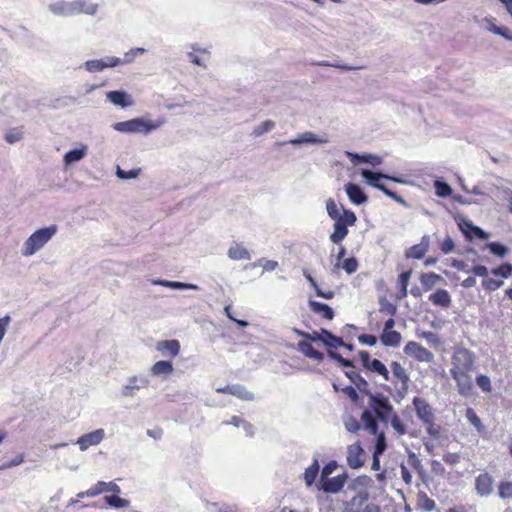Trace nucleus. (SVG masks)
I'll return each instance as SVG.
<instances>
[{
  "label": "nucleus",
  "mask_w": 512,
  "mask_h": 512,
  "mask_svg": "<svg viewBox=\"0 0 512 512\" xmlns=\"http://www.w3.org/2000/svg\"><path fill=\"white\" fill-rule=\"evenodd\" d=\"M326 210L328 216L334 220L333 232L330 234L329 239L333 244L339 245L347 237L349 227L356 224V214L349 209H342L340 212L336 202L329 198L326 202Z\"/></svg>",
  "instance_id": "1"
},
{
  "label": "nucleus",
  "mask_w": 512,
  "mask_h": 512,
  "mask_svg": "<svg viewBox=\"0 0 512 512\" xmlns=\"http://www.w3.org/2000/svg\"><path fill=\"white\" fill-rule=\"evenodd\" d=\"M295 332L302 336L310 339L314 342H320L327 349V353L330 358L337 361L343 367H353L352 361L343 358L339 353L336 352V349L343 344V339L341 337H337L333 335L331 332L325 329H321L320 331H312V332H303L295 329Z\"/></svg>",
  "instance_id": "2"
},
{
  "label": "nucleus",
  "mask_w": 512,
  "mask_h": 512,
  "mask_svg": "<svg viewBox=\"0 0 512 512\" xmlns=\"http://www.w3.org/2000/svg\"><path fill=\"white\" fill-rule=\"evenodd\" d=\"M57 232L56 225L35 231L24 243L23 255L31 256L40 250Z\"/></svg>",
  "instance_id": "3"
},
{
  "label": "nucleus",
  "mask_w": 512,
  "mask_h": 512,
  "mask_svg": "<svg viewBox=\"0 0 512 512\" xmlns=\"http://www.w3.org/2000/svg\"><path fill=\"white\" fill-rule=\"evenodd\" d=\"M361 176L365 179L366 183L373 188L378 189L383 192L389 198L395 200L396 202L402 203L403 199L397 193L388 189L384 184L380 182L381 179L390 180L393 182H401L399 179L389 176L387 174H383L380 172H374L368 169L361 170Z\"/></svg>",
  "instance_id": "4"
},
{
  "label": "nucleus",
  "mask_w": 512,
  "mask_h": 512,
  "mask_svg": "<svg viewBox=\"0 0 512 512\" xmlns=\"http://www.w3.org/2000/svg\"><path fill=\"white\" fill-rule=\"evenodd\" d=\"M366 394L369 396L368 406L376 418L381 422L387 423L393 413V406L389 398L382 393L367 391Z\"/></svg>",
  "instance_id": "5"
},
{
  "label": "nucleus",
  "mask_w": 512,
  "mask_h": 512,
  "mask_svg": "<svg viewBox=\"0 0 512 512\" xmlns=\"http://www.w3.org/2000/svg\"><path fill=\"white\" fill-rule=\"evenodd\" d=\"M159 123L146 121L143 118H135L127 121L117 122L113 125L114 130L122 133L148 134L159 127Z\"/></svg>",
  "instance_id": "6"
},
{
  "label": "nucleus",
  "mask_w": 512,
  "mask_h": 512,
  "mask_svg": "<svg viewBox=\"0 0 512 512\" xmlns=\"http://www.w3.org/2000/svg\"><path fill=\"white\" fill-rule=\"evenodd\" d=\"M150 385V379L145 375H133L126 379L121 387V396L124 398L135 397L137 391L145 389Z\"/></svg>",
  "instance_id": "7"
},
{
  "label": "nucleus",
  "mask_w": 512,
  "mask_h": 512,
  "mask_svg": "<svg viewBox=\"0 0 512 512\" xmlns=\"http://www.w3.org/2000/svg\"><path fill=\"white\" fill-rule=\"evenodd\" d=\"M473 366L474 356L469 350L460 348L454 352L450 371H472Z\"/></svg>",
  "instance_id": "8"
},
{
  "label": "nucleus",
  "mask_w": 512,
  "mask_h": 512,
  "mask_svg": "<svg viewBox=\"0 0 512 512\" xmlns=\"http://www.w3.org/2000/svg\"><path fill=\"white\" fill-rule=\"evenodd\" d=\"M105 438V430L98 428L89 433H85L78 437L75 444L78 445L80 451L84 452L90 447L99 445Z\"/></svg>",
  "instance_id": "9"
},
{
  "label": "nucleus",
  "mask_w": 512,
  "mask_h": 512,
  "mask_svg": "<svg viewBox=\"0 0 512 512\" xmlns=\"http://www.w3.org/2000/svg\"><path fill=\"white\" fill-rule=\"evenodd\" d=\"M404 353L419 362L430 363L434 360V355L431 351L414 341H410L405 345Z\"/></svg>",
  "instance_id": "10"
},
{
  "label": "nucleus",
  "mask_w": 512,
  "mask_h": 512,
  "mask_svg": "<svg viewBox=\"0 0 512 512\" xmlns=\"http://www.w3.org/2000/svg\"><path fill=\"white\" fill-rule=\"evenodd\" d=\"M346 462L351 469H358L364 465V450L359 442L347 447Z\"/></svg>",
  "instance_id": "11"
},
{
  "label": "nucleus",
  "mask_w": 512,
  "mask_h": 512,
  "mask_svg": "<svg viewBox=\"0 0 512 512\" xmlns=\"http://www.w3.org/2000/svg\"><path fill=\"white\" fill-rule=\"evenodd\" d=\"M347 479H348L347 473L339 474L333 478L321 479L318 489L322 490L325 493H332V494L338 493L344 487Z\"/></svg>",
  "instance_id": "12"
},
{
  "label": "nucleus",
  "mask_w": 512,
  "mask_h": 512,
  "mask_svg": "<svg viewBox=\"0 0 512 512\" xmlns=\"http://www.w3.org/2000/svg\"><path fill=\"white\" fill-rule=\"evenodd\" d=\"M470 371H450L453 379L457 384V389L460 395L469 396L472 392L473 384Z\"/></svg>",
  "instance_id": "13"
},
{
  "label": "nucleus",
  "mask_w": 512,
  "mask_h": 512,
  "mask_svg": "<svg viewBox=\"0 0 512 512\" xmlns=\"http://www.w3.org/2000/svg\"><path fill=\"white\" fill-rule=\"evenodd\" d=\"M413 406L416 412L417 417L423 423H430L434 421V413L432 407L427 403V401L420 397H414Z\"/></svg>",
  "instance_id": "14"
},
{
  "label": "nucleus",
  "mask_w": 512,
  "mask_h": 512,
  "mask_svg": "<svg viewBox=\"0 0 512 512\" xmlns=\"http://www.w3.org/2000/svg\"><path fill=\"white\" fill-rule=\"evenodd\" d=\"M394 324L395 322H385L383 333L380 337V341L384 346L397 347L401 342V334L392 330Z\"/></svg>",
  "instance_id": "15"
},
{
  "label": "nucleus",
  "mask_w": 512,
  "mask_h": 512,
  "mask_svg": "<svg viewBox=\"0 0 512 512\" xmlns=\"http://www.w3.org/2000/svg\"><path fill=\"white\" fill-rule=\"evenodd\" d=\"M493 478L488 473L479 474L475 479V489L479 496L488 497L493 492Z\"/></svg>",
  "instance_id": "16"
},
{
  "label": "nucleus",
  "mask_w": 512,
  "mask_h": 512,
  "mask_svg": "<svg viewBox=\"0 0 512 512\" xmlns=\"http://www.w3.org/2000/svg\"><path fill=\"white\" fill-rule=\"evenodd\" d=\"M104 492H112L115 494H119L121 492V489L119 485H117L115 482L99 481L94 486L90 487L87 490L86 496L95 497Z\"/></svg>",
  "instance_id": "17"
},
{
  "label": "nucleus",
  "mask_w": 512,
  "mask_h": 512,
  "mask_svg": "<svg viewBox=\"0 0 512 512\" xmlns=\"http://www.w3.org/2000/svg\"><path fill=\"white\" fill-rule=\"evenodd\" d=\"M429 236H423L421 242L415 244L405 251L407 259H422L429 249Z\"/></svg>",
  "instance_id": "18"
},
{
  "label": "nucleus",
  "mask_w": 512,
  "mask_h": 512,
  "mask_svg": "<svg viewBox=\"0 0 512 512\" xmlns=\"http://www.w3.org/2000/svg\"><path fill=\"white\" fill-rule=\"evenodd\" d=\"M460 230L468 239L479 238V239H487L489 234L482 230L480 227L475 226L471 221H462L459 224Z\"/></svg>",
  "instance_id": "19"
},
{
  "label": "nucleus",
  "mask_w": 512,
  "mask_h": 512,
  "mask_svg": "<svg viewBox=\"0 0 512 512\" xmlns=\"http://www.w3.org/2000/svg\"><path fill=\"white\" fill-rule=\"evenodd\" d=\"M122 61L117 57H108L106 60H89L85 63V67L89 72H98L108 67H115Z\"/></svg>",
  "instance_id": "20"
},
{
  "label": "nucleus",
  "mask_w": 512,
  "mask_h": 512,
  "mask_svg": "<svg viewBox=\"0 0 512 512\" xmlns=\"http://www.w3.org/2000/svg\"><path fill=\"white\" fill-rule=\"evenodd\" d=\"M345 191L349 200L355 205H361L367 202L368 197L361 189V187L354 183H347L345 185Z\"/></svg>",
  "instance_id": "21"
},
{
  "label": "nucleus",
  "mask_w": 512,
  "mask_h": 512,
  "mask_svg": "<svg viewBox=\"0 0 512 512\" xmlns=\"http://www.w3.org/2000/svg\"><path fill=\"white\" fill-rule=\"evenodd\" d=\"M306 340L299 341L297 344V349L299 352H301L304 356L316 360V361H322L324 359V354L316 349L311 344V340L304 337Z\"/></svg>",
  "instance_id": "22"
},
{
  "label": "nucleus",
  "mask_w": 512,
  "mask_h": 512,
  "mask_svg": "<svg viewBox=\"0 0 512 512\" xmlns=\"http://www.w3.org/2000/svg\"><path fill=\"white\" fill-rule=\"evenodd\" d=\"M156 350L161 352L163 356L176 357L180 351V343L178 340H163L156 344Z\"/></svg>",
  "instance_id": "23"
},
{
  "label": "nucleus",
  "mask_w": 512,
  "mask_h": 512,
  "mask_svg": "<svg viewBox=\"0 0 512 512\" xmlns=\"http://www.w3.org/2000/svg\"><path fill=\"white\" fill-rule=\"evenodd\" d=\"M106 97L111 103L122 108L129 107L133 103L130 96L124 91H109L107 92Z\"/></svg>",
  "instance_id": "24"
},
{
  "label": "nucleus",
  "mask_w": 512,
  "mask_h": 512,
  "mask_svg": "<svg viewBox=\"0 0 512 512\" xmlns=\"http://www.w3.org/2000/svg\"><path fill=\"white\" fill-rule=\"evenodd\" d=\"M173 371L174 369L172 363L166 360L157 361L150 368L151 375L156 377L163 376L166 378L171 375Z\"/></svg>",
  "instance_id": "25"
},
{
  "label": "nucleus",
  "mask_w": 512,
  "mask_h": 512,
  "mask_svg": "<svg viewBox=\"0 0 512 512\" xmlns=\"http://www.w3.org/2000/svg\"><path fill=\"white\" fill-rule=\"evenodd\" d=\"M390 368L393 377L401 383L402 389L407 390L410 378L405 368L397 361H393L390 364Z\"/></svg>",
  "instance_id": "26"
},
{
  "label": "nucleus",
  "mask_w": 512,
  "mask_h": 512,
  "mask_svg": "<svg viewBox=\"0 0 512 512\" xmlns=\"http://www.w3.org/2000/svg\"><path fill=\"white\" fill-rule=\"evenodd\" d=\"M429 301L435 306L447 308L451 304V297L447 290L439 288L429 296Z\"/></svg>",
  "instance_id": "27"
},
{
  "label": "nucleus",
  "mask_w": 512,
  "mask_h": 512,
  "mask_svg": "<svg viewBox=\"0 0 512 512\" xmlns=\"http://www.w3.org/2000/svg\"><path fill=\"white\" fill-rule=\"evenodd\" d=\"M411 275H412V270H407V271H404L402 272L399 276H398V279H397V292H396V298L401 300L403 298H405L408 294V284H409V280L411 278Z\"/></svg>",
  "instance_id": "28"
},
{
  "label": "nucleus",
  "mask_w": 512,
  "mask_h": 512,
  "mask_svg": "<svg viewBox=\"0 0 512 512\" xmlns=\"http://www.w3.org/2000/svg\"><path fill=\"white\" fill-rule=\"evenodd\" d=\"M228 257L236 261L250 260V253L242 244L233 242L228 249Z\"/></svg>",
  "instance_id": "29"
},
{
  "label": "nucleus",
  "mask_w": 512,
  "mask_h": 512,
  "mask_svg": "<svg viewBox=\"0 0 512 512\" xmlns=\"http://www.w3.org/2000/svg\"><path fill=\"white\" fill-rule=\"evenodd\" d=\"M373 411L369 409H365L361 414V421L364 424V429L367 430L370 434L376 435L378 432V424L376 421V416H373Z\"/></svg>",
  "instance_id": "30"
},
{
  "label": "nucleus",
  "mask_w": 512,
  "mask_h": 512,
  "mask_svg": "<svg viewBox=\"0 0 512 512\" xmlns=\"http://www.w3.org/2000/svg\"><path fill=\"white\" fill-rule=\"evenodd\" d=\"M441 280L442 277L435 272L422 273L420 275V282L425 291L431 290Z\"/></svg>",
  "instance_id": "31"
},
{
  "label": "nucleus",
  "mask_w": 512,
  "mask_h": 512,
  "mask_svg": "<svg viewBox=\"0 0 512 512\" xmlns=\"http://www.w3.org/2000/svg\"><path fill=\"white\" fill-rule=\"evenodd\" d=\"M319 473V463L318 459L315 458L313 462L305 469L303 474V479L307 487L312 486L317 475Z\"/></svg>",
  "instance_id": "32"
},
{
  "label": "nucleus",
  "mask_w": 512,
  "mask_h": 512,
  "mask_svg": "<svg viewBox=\"0 0 512 512\" xmlns=\"http://www.w3.org/2000/svg\"><path fill=\"white\" fill-rule=\"evenodd\" d=\"M310 307L315 313L321 315L326 320H331L334 316L332 308L327 304L311 301Z\"/></svg>",
  "instance_id": "33"
},
{
  "label": "nucleus",
  "mask_w": 512,
  "mask_h": 512,
  "mask_svg": "<svg viewBox=\"0 0 512 512\" xmlns=\"http://www.w3.org/2000/svg\"><path fill=\"white\" fill-rule=\"evenodd\" d=\"M396 305L391 303L386 297H381L379 300V311L386 317L388 320H393V317L396 313Z\"/></svg>",
  "instance_id": "34"
},
{
  "label": "nucleus",
  "mask_w": 512,
  "mask_h": 512,
  "mask_svg": "<svg viewBox=\"0 0 512 512\" xmlns=\"http://www.w3.org/2000/svg\"><path fill=\"white\" fill-rule=\"evenodd\" d=\"M345 375L351 380V382L362 392H367L368 383L367 381L356 371H346Z\"/></svg>",
  "instance_id": "35"
},
{
  "label": "nucleus",
  "mask_w": 512,
  "mask_h": 512,
  "mask_svg": "<svg viewBox=\"0 0 512 512\" xmlns=\"http://www.w3.org/2000/svg\"><path fill=\"white\" fill-rule=\"evenodd\" d=\"M231 395L236 396L237 398L245 401L254 400V394L240 384L232 385Z\"/></svg>",
  "instance_id": "36"
},
{
  "label": "nucleus",
  "mask_w": 512,
  "mask_h": 512,
  "mask_svg": "<svg viewBox=\"0 0 512 512\" xmlns=\"http://www.w3.org/2000/svg\"><path fill=\"white\" fill-rule=\"evenodd\" d=\"M435 193L441 198H447L452 194L451 186L442 180H435L434 182Z\"/></svg>",
  "instance_id": "37"
},
{
  "label": "nucleus",
  "mask_w": 512,
  "mask_h": 512,
  "mask_svg": "<svg viewBox=\"0 0 512 512\" xmlns=\"http://www.w3.org/2000/svg\"><path fill=\"white\" fill-rule=\"evenodd\" d=\"M104 500L107 505L113 508H126L130 505L129 500L120 498L117 495H107L104 497Z\"/></svg>",
  "instance_id": "38"
},
{
  "label": "nucleus",
  "mask_w": 512,
  "mask_h": 512,
  "mask_svg": "<svg viewBox=\"0 0 512 512\" xmlns=\"http://www.w3.org/2000/svg\"><path fill=\"white\" fill-rule=\"evenodd\" d=\"M370 371L376 372L379 375L383 376V378L387 381L389 380V371L386 366L378 359H372V362L369 363L367 368Z\"/></svg>",
  "instance_id": "39"
},
{
  "label": "nucleus",
  "mask_w": 512,
  "mask_h": 512,
  "mask_svg": "<svg viewBox=\"0 0 512 512\" xmlns=\"http://www.w3.org/2000/svg\"><path fill=\"white\" fill-rule=\"evenodd\" d=\"M86 154V148H81V149H72L70 151H68L65 156H64V160L67 164H70V163H73V162H77L79 160H81Z\"/></svg>",
  "instance_id": "40"
},
{
  "label": "nucleus",
  "mask_w": 512,
  "mask_h": 512,
  "mask_svg": "<svg viewBox=\"0 0 512 512\" xmlns=\"http://www.w3.org/2000/svg\"><path fill=\"white\" fill-rule=\"evenodd\" d=\"M486 247L493 255L500 258L505 257L508 253V248L499 242H489L486 244Z\"/></svg>",
  "instance_id": "41"
},
{
  "label": "nucleus",
  "mask_w": 512,
  "mask_h": 512,
  "mask_svg": "<svg viewBox=\"0 0 512 512\" xmlns=\"http://www.w3.org/2000/svg\"><path fill=\"white\" fill-rule=\"evenodd\" d=\"M491 273L494 276L508 278L512 274V265L510 263H503L500 266L492 269Z\"/></svg>",
  "instance_id": "42"
},
{
  "label": "nucleus",
  "mask_w": 512,
  "mask_h": 512,
  "mask_svg": "<svg viewBox=\"0 0 512 512\" xmlns=\"http://www.w3.org/2000/svg\"><path fill=\"white\" fill-rule=\"evenodd\" d=\"M439 249L444 254H449L455 250V242L450 236H446L444 239L438 242Z\"/></svg>",
  "instance_id": "43"
},
{
  "label": "nucleus",
  "mask_w": 512,
  "mask_h": 512,
  "mask_svg": "<svg viewBox=\"0 0 512 512\" xmlns=\"http://www.w3.org/2000/svg\"><path fill=\"white\" fill-rule=\"evenodd\" d=\"M343 424L348 432L355 433L360 430V423L352 415L344 417Z\"/></svg>",
  "instance_id": "44"
},
{
  "label": "nucleus",
  "mask_w": 512,
  "mask_h": 512,
  "mask_svg": "<svg viewBox=\"0 0 512 512\" xmlns=\"http://www.w3.org/2000/svg\"><path fill=\"white\" fill-rule=\"evenodd\" d=\"M498 495L501 499H512V482H501L498 488Z\"/></svg>",
  "instance_id": "45"
},
{
  "label": "nucleus",
  "mask_w": 512,
  "mask_h": 512,
  "mask_svg": "<svg viewBox=\"0 0 512 512\" xmlns=\"http://www.w3.org/2000/svg\"><path fill=\"white\" fill-rule=\"evenodd\" d=\"M503 285V280L486 277L482 280V287L487 291H495Z\"/></svg>",
  "instance_id": "46"
},
{
  "label": "nucleus",
  "mask_w": 512,
  "mask_h": 512,
  "mask_svg": "<svg viewBox=\"0 0 512 512\" xmlns=\"http://www.w3.org/2000/svg\"><path fill=\"white\" fill-rule=\"evenodd\" d=\"M390 424H391V427L395 430V432L399 436L405 435L407 433L405 425L402 423V421L396 414H393L391 416Z\"/></svg>",
  "instance_id": "47"
},
{
  "label": "nucleus",
  "mask_w": 512,
  "mask_h": 512,
  "mask_svg": "<svg viewBox=\"0 0 512 512\" xmlns=\"http://www.w3.org/2000/svg\"><path fill=\"white\" fill-rule=\"evenodd\" d=\"M466 418L477 429V431L480 432L483 429V425L480 418L477 416V414L472 408L466 409Z\"/></svg>",
  "instance_id": "48"
},
{
  "label": "nucleus",
  "mask_w": 512,
  "mask_h": 512,
  "mask_svg": "<svg viewBox=\"0 0 512 512\" xmlns=\"http://www.w3.org/2000/svg\"><path fill=\"white\" fill-rule=\"evenodd\" d=\"M275 127V123L272 120H265L261 124H259L257 127L254 128L253 134L255 136H261L264 133L272 130Z\"/></svg>",
  "instance_id": "49"
},
{
  "label": "nucleus",
  "mask_w": 512,
  "mask_h": 512,
  "mask_svg": "<svg viewBox=\"0 0 512 512\" xmlns=\"http://www.w3.org/2000/svg\"><path fill=\"white\" fill-rule=\"evenodd\" d=\"M416 333L418 337L425 339L429 344L437 345L440 343L438 336L434 332L417 329Z\"/></svg>",
  "instance_id": "50"
},
{
  "label": "nucleus",
  "mask_w": 512,
  "mask_h": 512,
  "mask_svg": "<svg viewBox=\"0 0 512 512\" xmlns=\"http://www.w3.org/2000/svg\"><path fill=\"white\" fill-rule=\"evenodd\" d=\"M342 268L348 273V274H352L354 272L357 271L358 269V262L356 260V258L354 257H351V258H347L343 261L342 263Z\"/></svg>",
  "instance_id": "51"
},
{
  "label": "nucleus",
  "mask_w": 512,
  "mask_h": 512,
  "mask_svg": "<svg viewBox=\"0 0 512 512\" xmlns=\"http://www.w3.org/2000/svg\"><path fill=\"white\" fill-rule=\"evenodd\" d=\"M23 137V133L18 129H10L5 134V140L6 142L13 144L17 141H20Z\"/></svg>",
  "instance_id": "52"
},
{
  "label": "nucleus",
  "mask_w": 512,
  "mask_h": 512,
  "mask_svg": "<svg viewBox=\"0 0 512 512\" xmlns=\"http://www.w3.org/2000/svg\"><path fill=\"white\" fill-rule=\"evenodd\" d=\"M476 384L479 386V388L482 389L484 392H490L491 391V382L488 376L480 374L476 377Z\"/></svg>",
  "instance_id": "53"
},
{
  "label": "nucleus",
  "mask_w": 512,
  "mask_h": 512,
  "mask_svg": "<svg viewBox=\"0 0 512 512\" xmlns=\"http://www.w3.org/2000/svg\"><path fill=\"white\" fill-rule=\"evenodd\" d=\"M377 440L375 444L374 453L382 455L386 450V438L383 432L377 433Z\"/></svg>",
  "instance_id": "54"
},
{
  "label": "nucleus",
  "mask_w": 512,
  "mask_h": 512,
  "mask_svg": "<svg viewBox=\"0 0 512 512\" xmlns=\"http://www.w3.org/2000/svg\"><path fill=\"white\" fill-rule=\"evenodd\" d=\"M419 501L421 502V507L426 511H432L435 509V501L430 499L425 493L420 494Z\"/></svg>",
  "instance_id": "55"
},
{
  "label": "nucleus",
  "mask_w": 512,
  "mask_h": 512,
  "mask_svg": "<svg viewBox=\"0 0 512 512\" xmlns=\"http://www.w3.org/2000/svg\"><path fill=\"white\" fill-rule=\"evenodd\" d=\"M361 161L370 163L372 166H378L382 163V158L377 155L365 154L360 157Z\"/></svg>",
  "instance_id": "56"
},
{
  "label": "nucleus",
  "mask_w": 512,
  "mask_h": 512,
  "mask_svg": "<svg viewBox=\"0 0 512 512\" xmlns=\"http://www.w3.org/2000/svg\"><path fill=\"white\" fill-rule=\"evenodd\" d=\"M24 462V455L19 454L16 457H14L11 461L5 462L0 466V469H9L15 466H18Z\"/></svg>",
  "instance_id": "57"
},
{
  "label": "nucleus",
  "mask_w": 512,
  "mask_h": 512,
  "mask_svg": "<svg viewBox=\"0 0 512 512\" xmlns=\"http://www.w3.org/2000/svg\"><path fill=\"white\" fill-rule=\"evenodd\" d=\"M140 172V169H133L130 171L121 170L120 168L117 169V175L119 178L122 179H132L138 176Z\"/></svg>",
  "instance_id": "58"
},
{
  "label": "nucleus",
  "mask_w": 512,
  "mask_h": 512,
  "mask_svg": "<svg viewBox=\"0 0 512 512\" xmlns=\"http://www.w3.org/2000/svg\"><path fill=\"white\" fill-rule=\"evenodd\" d=\"M358 341L367 346H374L377 342V338L370 334H362L358 336Z\"/></svg>",
  "instance_id": "59"
},
{
  "label": "nucleus",
  "mask_w": 512,
  "mask_h": 512,
  "mask_svg": "<svg viewBox=\"0 0 512 512\" xmlns=\"http://www.w3.org/2000/svg\"><path fill=\"white\" fill-rule=\"evenodd\" d=\"M337 463L335 461H331L328 464H326L321 472V479L328 478L330 474L333 473V471L336 469Z\"/></svg>",
  "instance_id": "60"
},
{
  "label": "nucleus",
  "mask_w": 512,
  "mask_h": 512,
  "mask_svg": "<svg viewBox=\"0 0 512 512\" xmlns=\"http://www.w3.org/2000/svg\"><path fill=\"white\" fill-rule=\"evenodd\" d=\"M460 459H461V457L458 453L448 452V453L444 454V456H443V460L447 464H450V465H455V464L459 463Z\"/></svg>",
  "instance_id": "61"
},
{
  "label": "nucleus",
  "mask_w": 512,
  "mask_h": 512,
  "mask_svg": "<svg viewBox=\"0 0 512 512\" xmlns=\"http://www.w3.org/2000/svg\"><path fill=\"white\" fill-rule=\"evenodd\" d=\"M409 464L414 467L416 470L420 471L423 468L421 460L416 456L415 453L410 452L408 455Z\"/></svg>",
  "instance_id": "62"
},
{
  "label": "nucleus",
  "mask_w": 512,
  "mask_h": 512,
  "mask_svg": "<svg viewBox=\"0 0 512 512\" xmlns=\"http://www.w3.org/2000/svg\"><path fill=\"white\" fill-rule=\"evenodd\" d=\"M471 272L476 276L483 277L484 279L488 276V269L483 265L473 266Z\"/></svg>",
  "instance_id": "63"
},
{
  "label": "nucleus",
  "mask_w": 512,
  "mask_h": 512,
  "mask_svg": "<svg viewBox=\"0 0 512 512\" xmlns=\"http://www.w3.org/2000/svg\"><path fill=\"white\" fill-rule=\"evenodd\" d=\"M497 30V35H500L503 38L512 41V31L508 27L500 26V28Z\"/></svg>",
  "instance_id": "64"
}]
</instances>
